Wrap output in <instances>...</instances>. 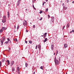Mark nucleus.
<instances>
[{
    "label": "nucleus",
    "mask_w": 74,
    "mask_h": 74,
    "mask_svg": "<svg viewBox=\"0 0 74 74\" xmlns=\"http://www.w3.org/2000/svg\"><path fill=\"white\" fill-rule=\"evenodd\" d=\"M54 62L56 64H59V61H58V60H56V57H55L54 59Z\"/></svg>",
    "instance_id": "1"
},
{
    "label": "nucleus",
    "mask_w": 74,
    "mask_h": 74,
    "mask_svg": "<svg viewBox=\"0 0 74 74\" xmlns=\"http://www.w3.org/2000/svg\"><path fill=\"white\" fill-rule=\"evenodd\" d=\"M3 40H1V45H3V42H4V40H5V37H3Z\"/></svg>",
    "instance_id": "2"
},
{
    "label": "nucleus",
    "mask_w": 74,
    "mask_h": 74,
    "mask_svg": "<svg viewBox=\"0 0 74 74\" xmlns=\"http://www.w3.org/2000/svg\"><path fill=\"white\" fill-rule=\"evenodd\" d=\"M23 25L24 26H26L27 25V22L25 20V22L23 23Z\"/></svg>",
    "instance_id": "3"
},
{
    "label": "nucleus",
    "mask_w": 74,
    "mask_h": 74,
    "mask_svg": "<svg viewBox=\"0 0 74 74\" xmlns=\"http://www.w3.org/2000/svg\"><path fill=\"white\" fill-rule=\"evenodd\" d=\"M14 61H12L11 62V66H12L14 64Z\"/></svg>",
    "instance_id": "4"
},
{
    "label": "nucleus",
    "mask_w": 74,
    "mask_h": 74,
    "mask_svg": "<svg viewBox=\"0 0 74 74\" xmlns=\"http://www.w3.org/2000/svg\"><path fill=\"white\" fill-rule=\"evenodd\" d=\"M51 19L52 20H51V22H53L54 21V17H51Z\"/></svg>",
    "instance_id": "5"
},
{
    "label": "nucleus",
    "mask_w": 74,
    "mask_h": 74,
    "mask_svg": "<svg viewBox=\"0 0 74 74\" xmlns=\"http://www.w3.org/2000/svg\"><path fill=\"white\" fill-rule=\"evenodd\" d=\"M2 29L3 30H5L7 29V28L5 27H3Z\"/></svg>",
    "instance_id": "6"
},
{
    "label": "nucleus",
    "mask_w": 74,
    "mask_h": 74,
    "mask_svg": "<svg viewBox=\"0 0 74 74\" xmlns=\"http://www.w3.org/2000/svg\"><path fill=\"white\" fill-rule=\"evenodd\" d=\"M53 47H54L53 45H52L51 46V48L52 50L53 51Z\"/></svg>",
    "instance_id": "7"
},
{
    "label": "nucleus",
    "mask_w": 74,
    "mask_h": 74,
    "mask_svg": "<svg viewBox=\"0 0 74 74\" xmlns=\"http://www.w3.org/2000/svg\"><path fill=\"white\" fill-rule=\"evenodd\" d=\"M8 42H9V43H11V40H10V38H8Z\"/></svg>",
    "instance_id": "8"
},
{
    "label": "nucleus",
    "mask_w": 74,
    "mask_h": 74,
    "mask_svg": "<svg viewBox=\"0 0 74 74\" xmlns=\"http://www.w3.org/2000/svg\"><path fill=\"white\" fill-rule=\"evenodd\" d=\"M6 21V19H3V20H2V22L3 23H5V22Z\"/></svg>",
    "instance_id": "9"
},
{
    "label": "nucleus",
    "mask_w": 74,
    "mask_h": 74,
    "mask_svg": "<svg viewBox=\"0 0 74 74\" xmlns=\"http://www.w3.org/2000/svg\"><path fill=\"white\" fill-rule=\"evenodd\" d=\"M69 27H70V24H69V23H68L66 27L67 28H69Z\"/></svg>",
    "instance_id": "10"
},
{
    "label": "nucleus",
    "mask_w": 74,
    "mask_h": 74,
    "mask_svg": "<svg viewBox=\"0 0 74 74\" xmlns=\"http://www.w3.org/2000/svg\"><path fill=\"white\" fill-rule=\"evenodd\" d=\"M38 48L39 49H41V45L40 44L38 45Z\"/></svg>",
    "instance_id": "11"
},
{
    "label": "nucleus",
    "mask_w": 74,
    "mask_h": 74,
    "mask_svg": "<svg viewBox=\"0 0 74 74\" xmlns=\"http://www.w3.org/2000/svg\"><path fill=\"white\" fill-rule=\"evenodd\" d=\"M67 44H64V48H67Z\"/></svg>",
    "instance_id": "12"
},
{
    "label": "nucleus",
    "mask_w": 74,
    "mask_h": 74,
    "mask_svg": "<svg viewBox=\"0 0 74 74\" xmlns=\"http://www.w3.org/2000/svg\"><path fill=\"white\" fill-rule=\"evenodd\" d=\"M7 62L8 63V65H10V61L9 60H7Z\"/></svg>",
    "instance_id": "13"
},
{
    "label": "nucleus",
    "mask_w": 74,
    "mask_h": 74,
    "mask_svg": "<svg viewBox=\"0 0 74 74\" xmlns=\"http://www.w3.org/2000/svg\"><path fill=\"white\" fill-rule=\"evenodd\" d=\"M7 14H8V18L10 16V13H9V12H7Z\"/></svg>",
    "instance_id": "14"
},
{
    "label": "nucleus",
    "mask_w": 74,
    "mask_h": 74,
    "mask_svg": "<svg viewBox=\"0 0 74 74\" xmlns=\"http://www.w3.org/2000/svg\"><path fill=\"white\" fill-rule=\"evenodd\" d=\"M4 61H5V58H3L2 59V62H4Z\"/></svg>",
    "instance_id": "15"
},
{
    "label": "nucleus",
    "mask_w": 74,
    "mask_h": 74,
    "mask_svg": "<svg viewBox=\"0 0 74 74\" xmlns=\"http://www.w3.org/2000/svg\"><path fill=\"white\" fill-rule=\"evenodd\" d=\"M3 19H6V16H4L3 17Z\"/></svg>",
    "instance_id": "16"
},
{
    "label": "nucleus",
    "mask_w": 74,
    "mask_h": 74,
    "mask_svg": "<svg viewBox=\"0 0 74 74\" xmlns=\"http://www.w3.org/2000/svg\"><path fill=\"white\" fill-rule=\"evenodd\" d=\"M47 40H48V39H47V38H45V40H44V42H46Z\"/></svg>",
    "instance_id": "17"
},
{
    "label": "nucleus",
    "mask_w": 74,
    "mask_h": 74,
    "mask_svg": "<svg viewBox=\"0 0 74 74\" xmlns=\"http://www.w3.org/2000/svg\"><path fill=\"white\" fill-rule=\"evenodd\" d=\"M64 8L65 10H66L67 8V6H64Z\"/></svg>",
    "instance_id": "18"
},
{
    "label": "nucleus",
    "mask_w": 74,
    "mask_h": 74,
    "mask_svg": "<svg viewBox=\"0 0 74 74\" xmlns=\"http://www.w3.org/2000/svg\"><path fill=\"white\" fill-rule=\"evenodd\" d=\"M3 30L2 29H1L0 31V33H2V32H3Z\"/></svg>",
    "instance_id": "19"
},
{
    "label": "nucleus",
    "mask_w": 74,
    "mask_h": 74,
    "mask_svg": "<svg viewBox=\"0 0 74 74\" xmlns=\"http://www.w3.org/2000/svg\"><path fill=\"white\" fill-rule=\"evenodd\" d=\"M27 66H28V64H27V63H25V66L26 67H27Z\"/></svg>",
    "instance_id": "20"
},
{
    "label": "nucleus",
    "mask_w": 74,
    "mask_h": 74,
    "mask_svg": "<svg viewBox=\"0 0 74 74\" xmlns=\"http://www.w3.org/2000/svg\"><path fill=\"white\" fill-rule=\"evenodd\" d=\"M17 70L18 71H19V70H20V69H19V67H18L17 68Z\"/></svg>",
    "instance_id": "21"
},
{
    "label": "nucleus",
    "mask_w": 74,
    "mask_h": 74,
    "mask_svg": "<svg viewBox=\"0 0 74 74\" xmlns=\"http://www.w3.org/2000/svg\"><path fill=\"white\" fill-rule=\"evenodd\" d=\"M15 70V68L14 67H13L12 69V71H14Z\"/></svg>",
    "instance_id": "22"
},
{
    "label": "nucleus",
    "mask_w": 74,
    "mask_h": 74,
    "mask_svg": "<svg viewBox=\"0 0 74 74\" xmlns=\"http://www.w3.org/2000/svg\"><path fill=\"white\" fill-rule=\"evenodd\" d=\"M29 42L30 44H32V41L29 40Z\"/></svg>",
    "instance_id": "23"
},
{
    "label": "nucleus",
    "mask_w": 74,
    "mask_h": 74,
    "mask_svg": "<svg viewBox=\"0 0 74 74\" xmlns=\"http://www.w3.org/2000/svg\"><path fill=\"white\" fill-rule=\"evenodd\" d=\"M32 7L33 8H34V9L36 10V8L34 7V5H33Z\"/></svg>",
    "instance_id": "24"
},
{
    "label": "nucleus",
    "mask_w": 74,
    "mask_h": 74,
    "mask_svg": "<svg viewBox=\"0 0 74 74\" xmlns=\"http://www.w3.org/2000/svg\"><path fill=\"white\" fill-rule=\"evenodd\" d=\"M2 63H1V62H0V67H1V64H2Z\"/></svg>",
    "instance_id": "25"
},
{
    "label": "nucleus",
    "mask_w": 74,
    "mask_h": 74,
    "mask_svg": "<svg viewBox=\"0 0 74 74\" xmlns=\"http://www.w3.org/2000/svg\"><path fill=\"white\" fill-rule=\"evenodd\" d=\"M49 18H50V16H49V15L48 14V19H49Z\"/></svg>",
    "instance_id": "26"
},
{
    "label": "nucleus",
    "mask_w": 74,
    "mask_h": 74,
    "mask_svg": "<svg viewBox=\"0 0 74 74\" xmlns=\"http://www.w3.org/2000/svg\"><path fill=\"white\" fill-rule=\"evenodd\" d=\"M19 5V2H18V3H17V5H18H18Z\"/></svg>",
    "instance_id": "27"
},
{
    "label": "nucleus",
    "mask_w": 74,
    "mask_h": 74,
    "mask_svg": "<svg viewBox=\"0 0 74 74\" xmlns=\"http://www.w3.org/2000/svg\"><path fill=\"white\" fill-rule=\"evenodd\" d=\"M48 8L46 10H45V11L46 12H48Z\"/></svg>",
    "instance_id": "28"
},
{
    "label": "nucleus",
    "mask_w": 74,
    "mask_h": 74,
    "mask_svg": "<svg viewBox=\"0 0 74 74\" xmlns=\"http://www.w3.org/2000/svg\"><path fill=\"white\" fill-rule=\"evenodd\" d=\"M40 69H42V70L43 69V68H42V66L41 67H40Z\"/></svg>",
    "instance_id": "29"
},
{
    "label": "nucleus",
    "mask_w": 74,
    "mask_h": 74,
    "mask_svg": "<svg viewBox=\"0 0 74 74\" xmlns=\"http://www.w3.org/2000/svg\"><path fill=\"white\" fill-rule=\"evenodd\" d=\"M47 33H45L44 35L45 36H47Z\"/></svg>",
    "instance_id": "30"
},
{
    "label": "nucleus",
    "mask_w": 74,
    "mask_h": 74,
    "mask_svg": "<svg viewBox=\"0 0 74 74\" xmlns=\"http://www.w3.org/2000/svg\"><path fill=\"white\" fill-rule=\"evenodd\" d=\"M58 51L57 50V52H56V55H57V54L58 53Z\"/></svg>",
    "instance_id": "31"
},
{
    "label": "nucleus",
    "mask_w": 74,
    "mask_h": 74,
    "mask_svg": "<svg viewBox=\"0 0 74 74\" xmlns=\"http://www.w3.org/2000/svg\"><path fill=\"white\" fill-rule=\"evenodd\" d=\"M45 3V2H44L43 3L42 5L43 6H44V4Z\"/></svg>",
    "instance_id": "32"
},
{
    "label": "nucleus",
    "mask_w": 74,
    "mask_h": 74,
    "mask_svg": "<svg viewBox=\"0 0 74 74\" xmlns=\"http://www.w3.org/2000/svg\"><path fill=\"white\" fill-rule=\"evenodd\" d=\"M42 19V18H41L39 19V21H41Z\"/></svg>",
    "instance_id": "33"
},
{
    "label": "nucleus",
    "mask_w": 74,
    "mask_h": 74,
    "mask_svg": "<svg viewBox=\"0 0 74 74\" xmlns=\"http://www.w3.org/2000/svg\"><path fill=\"white\" fill-rule=\"evenodd\" d=\"M19 26H17V30H18V29H19Z\"/></svg>",
    "instance_id": "34"
},
{
    "label": "nucleus",
    "mask_w": 74,
    "mask_h": 74,
    "mask_svg": "<svg viewBox=\"0 0 74 74\" xmlns=\"http://www.w3.org/2000/svg\"><path fill=\"white\" fill-rule=\"evenodd\" d=\"M64 27H65V25H64V26H63V27L62 28V30H63V29H64Z\"/></svg>",
    "instance_id": "35"
},
{
    "label": "nucleus",
    "mask_w": 74,
    "mask_h": 74,
    "mask_svg": "<svg viewBox=\"0 0 74 74\" xmlns=\"http://www.w3.org/2000/svg\"><path fill=\"white\" fill-rule=\"evenodd\" d=\"M9 50H8V51H10L11 50V48H9Z\"/></svg>",
    "instance_id": "36"
},
{
    "label": "nucleus",
    "mask_w": 74,
    "mask_h": 74,
    "mask_svg": "<svg viewBox=\"0 0 74 74\" xmlns=\"http://www.w3.org/2000/svg\"><path fill=\"white\" fill-rule=\"evenodd\" d=\"M8 42L7 41L6 42H5V44H7V43Z\"/></svg>",
    "instance_id": "37"
},
{
    "label": "nucleus",
    "mask_w": 74,
    "mask_h": 74,
    "mask_svg": "<svg viewBox=\"0 0 74 74\" xmlns=\"http://www.w3.org/2000/svg\"><path fill=\"white\" fill-rule=\"evenodd\" d=\"M42 13V11H41L40 12V14H41Z\"/></svg>",
    "instance_id": "38"
},
{
    "label": "nucleus",
    "mask_w": 74,
    "mask_h": 74,
    "mask_svg": "<svg viewBox=\"0 0 74 74\" xmlns=\"http://www.w3.org/2000/svg\"><path fill=\"white\" fill-rule=\"evenodd\" d=\"M36 49H37V45L36 46Z\"/></svg>",
    "instance_id": "39"
},
{
    "label": "nucleus",
    "mask_w": 74,
    "mask_h": 74,
    "mask_svg": "<svg viewBox=\"0 0 74 74\" xmlns=\"http://www.w3.org/2000/svg\"><path fill=\"white\" fill-rule=\"evenodd\" d=\"M33 28H35V25H34L33 26Z\"/></svg>",
    "instance_id": "40"
},
{
    "label": "nucleus",
    "mask_w": 74,
    "mask_h": 74,
    "mask_svg": "<svg viewBox=\"0 0 74 74\" xmlns=\"http://www.w3.org/2000/svg\"><path fill=\"white\" fill-rule=\"evenodd\" d=\"M15 41H16V42H17L18 40H17V39H15Z\"/></svg>",
    "instance_id": "41"
},
{
    "label": "nucleus",
    "mask_w": 74,
    "mask_h": 74,
    "mask_svg": "<svg viewBox=\"0 0 74 74\" xmlns=\"http://www.w3.org/2000/svg\"><path fill=\"white\" fill-rule=\"evenodd\" d=\"M46 36H46V35H45V36H44V38H45V37H46Z\"/></svg>",
    "instance_id": "42"
},
{
    "label": "nucleus",
    "mask_w": 74,
    "mask_h": 74,
    "mask_svg": "<svg viewBox=\"0 0 74 74\" xmlns=\"http://www.w3.org/2000/svg\"><path fill=\"white\" fill-rule=\"evenodd\" d=\"M14 28L15 29H16V26L15 25L14 26Z\"/></svg>",
    "instance_id": "43"
},
{
    "label": "nucleus",
    "mask_w": 74,
    "mask_h": 74,
    "mask_svg": "<svg viewBox=\"0 0 74 74\" xmlns=\"http://www.w3.org/2000/svg\"><path fill=\"white\" fill-rule=\"evenodd\" d=\"M25 43H26V44H27V41H25Z\"/></svg>",
    "instance_id": "44"
},
{
    "label": "nucleus",
    "mask_w": 74,
    "mask_h": 74,
    "mask_svg": "<svg viewBox=\"0 0 74 74\" xmlns=\"http://www.w3.org/2000/svg\"><path fill=\"white\" fill-rule=\"evenodd\" d=\"M69 0L67 1V3H69Z\"/></svg>",
    "instance_id": "45"
},
{
    "label": "nucleus",
    "mask_w": 74,
    "mask_h": 74,
    "mask_svg": "<svg viewBox=\"0 0 74 74\" xmlns=\"http://www.w3.org/2000/svg\"><path fill=\"white\" fill-rule=\"evenodd\" d=\"M26 32H28V31L27 30H26Z\"/></svg>",
    "instance_id": "46"
},
{
    "label": "nucleus",
    "mask_w": 74,
    "mask_h": 74,
    "mask_svg": "<svg viewBox=\"0 0 74 74\" xmlns=\"http://www.w3.org/2000/svg\"><path fill=\"white\" fill-rule=\"evenodd\" d=\"M33 74H35V72H34Z\"/></svg>",
    "instance_id": "47"
},
{
    "label": "nucleus",
    "mask_w": 74,
    "mask_h": 74,
    "mask_svg": "<svg viewBox=\"0 0 74 74\" xmlns=\"http://www.w3.org/2000/svg\"><path fill=\"white\" fill-rule=\"evenodd\" d=\"M46 1L47 2V1H48V0H46Z\"/></svg>",
    "instance_id": "48"
},
{
    "label": "nucleus",
    "mask_w": 74,
    "mask_h": 74,
    "mask_svg": "<svg viewBox=\"0 0 74 74\" xmlns=\"http://www.w3.org/2000/svg\"><path fill=\"white\" fill-rule=\"evenodd\" d=\"M72 32H74V30H72Z\"/></svg>",
    "instance_id": "49"
},
{
    "label": "nucleus",
    "mask_w": 74,
    "mask_h": 74,
    "mask_svg": "<svg viewBox=\"0 0 74 74\" xmlns=\"http://www.w3.org/2000/svg\"><path fill=\"white\" fill-rule=\"evenodd\" d=\"M55 54H56V53H54V55H55Z\"/></svg>",
    "instance_id": "50"
},
{
    "label": "nucleus",
    "mask_w": 74,
    "mask_h": 74,
    "mask_svg": "<svg viewBox=\"0 0 74 74\" xmlns=\"http://www.w3.org/2000/svg\"><path fill=\"white\" fill-rule=\"evenodd\" d=\"M72 33V32H70V33Z\"/></svg>",
    "instance_id": "51"
},
{
    "label": "nucleus",
    "mask_w": 74,
    "mask_h": 74,
    "mask_svg": "<svg viewBox=\"0 0 74 74\" xmlns=\"http://www.w3.org/2000/svg\"><path fill=\"white\" fill-rule=\"evenodd\" d=\"M74 3V1H73V2H72V3Z\"/></svg>",
    "instance_id": "52"
},
{
    "label": "nucleus",
    "mask_w": 74,
    "mask_h": 74,
    "mask_svg": "<svg viewBox=\"0 0 74 74\" xmlns=\"http://www.w3.org/2000/svg\"><path fill=\"white\" fill-rule=\"evenodd\" d=\"M14 32H16V31H14Z\"/></svg>",
    "instance_id": "53"
},
{
    "label": "nucleus",
    "mask_w": 74,
    "mask_h": 74,
    "mask_svg": "<svg viewBox=\"0 0 74 74\" xmlns=\"http://www.w3.org/2000/svg\"><path fill=\"white\" fill-rule=\"evenodd\" d=\"M42 37H43V35H41Z\"/></svg>",
    "instance_id": "54"
},
{
    "label": "nucleus",
    "mask_w": 74,
    "mask_h": 74,
    "mask_svg": "<svg viewBox=\"0 0 74 74\" xmlns=\"http://www.w3.org/2000/svg\"><path fill=\"white\" fill-rule=\"evenodd\" d=\"M26 10L27 11V9H26Z\"/></svg>",
    "instance_id": "55"
},
{
    "label": "nucleus",
    "mask_w": 74,
    "mask_h": 74,
    "mask_svg": "<svg viewBox=\"0 0 74 74\" xmlns=\"http://www.w3.org/2000/svg\"><path fill=\"white\" fill-rule=\"evenodd\" d=\"M34 1H36V0H34Z\"/></svg>",
    "instance_id": "56"
},
{
    "label": "nucleus",
    "mask_w": 74,
    "mask_h": 74,
    "mask_svg": "<svg viewBox=\"0 0 74 74\" xmlns=\"http://www.w3.org/2000/svg\"><path fill=\"white\" fill-rule=\"evenodd\" d=\"M19 0V1H21V0Z\"/></svg>",
    "instance_id": "57"
},
{
    "label": "nucleus",
    "mask_w": 74,
    "mask_h": 74,
    "mask_svg": "<svg viewBox=\"0 0 74 74\" xmlns=\"http://www.w3.org/2000/svg\"><path fill=\"white\" fill-rule=\"evenodd\" d=\"M30 24H32V23H30Z\"/></svg>",
    "instance_id": "58"
},
{
    "label": "nucleus",
    "mask_w": 74,
    "mask_h": 74,
    "mask_svg": "<svg viewBox=\"0 0 74 74\" xmlns=\"http://www.w3.org/2000/svg\"><path fill=\"white\" fill-rule=\"evenodd\" d=\"M66 74H67V73H66Z\"/></svg>",
    "instance_id": "59"
}]
</instances>
